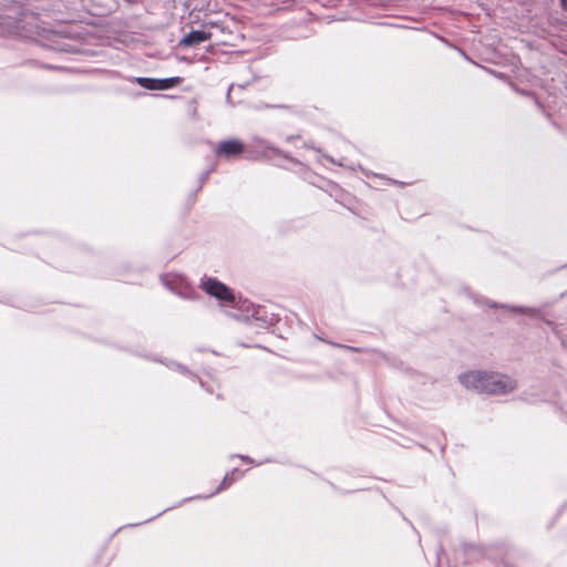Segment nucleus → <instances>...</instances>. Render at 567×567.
<instances>
[{
    "label": "nucleus",
    "instance_id": "1",
    "mask_svg": "<svg viewBox=\"0 0 567 567\" xmlns=\"http://www.w3.org/2000/svg\"><path fill=\"white\" fill-rule=\"evenodd\" d=\"M460 381L466 388L491 394H504L515 388V382L508 377L478 371L460 375Z\"/></svg>",
    "mask_w": 567,
    "mask_h": 567
},
{
    "label": "nucleus",
    "instance_id": "2",
    "mask_svg": "<svg viewBox=\"0 0 567 567\" xmlns=\"http://www.w3.org/2000/svg\"><path fill=\"white\" fill-rule=\"evenodd\" d=\"M203 288L205 289V291L208 295H210L221 301H228V302L234 301L233 292L220 281L208 278L205 281H203Z\"/></svg>",
    "mask_w": 567,
    "mask_h": 567
},
{
    "label": "nucleus",
    "instance_id": "3",
    "mask_svg": "<svg viewBox=\"0 0 567 567\" xmlns=\"http://www.w3.org/2000/svg\"><path fill=\"white\" fill-rule=\"evenodd\" d=\"M244 152V145L238 140L223 141L216 148L218 156L231 157L237 156Z\"/></svg>",
    "mask_w": 567,
    "mask_h": 567
},
{
    "label": "nucleus",
    "instance_id": "4",
    "mask_svg": "<svg viewBox=\"0 0 567 567\" xmlns=\"http://www.w3.org/2000/svg\"><path fill=\"white\" fill-rule=\"evenodd\" d=\"M210 38V33L204 30H194L186 34L181 40V45L190 47L207 41Z\"/></svg>",
    "mask_w": 567,
    "mask_h": 567
},
{
    "label": "nucleus",
    "instance_id": "5",
    "mask_svg": "<svg viewBox=\"0 0 567 567\" xmlns=\"http://www.w3.org/2000/svg\"><path fill=\"white\" fill-rule=\"evenodd\" d=\"M181 82V79L175 76V78H167V79H161L158 80V90H167V89H171L173 87L174 85L178 84Z\"/></svg>",
    "mask_w": 567,
    "mask_h": 567
},
{
    "label": "nucleus",
    "instance_id": "6",
    "mask_svg": "<svg viewBox=\"0 0 567 567\" xmlns=\"http://www.w3.org/2000/svg\"><path fill=\"white\" fill-rule=\"evenodd\" d=\"M137 82L145 89L148 90H158V80L150 79V78H138Z\"/></svg>",
    "mask_w": 567,
    "mask_h": 567
},
{
    "label": "nucleus",
    "instance_id": "7",
    "mask_svg": "<svg viewBox=\"0 0 567 567\" xmlns=\"http://www.w3.org/2000/svg\"><path fill=\"white\" fill-rule=\"evenodd\" d=\"M560 2L563 8L567 10V0H560Z\"/></svg>",
    "mask_w": 567,
    "mask_h": 567
}]
</instances>
